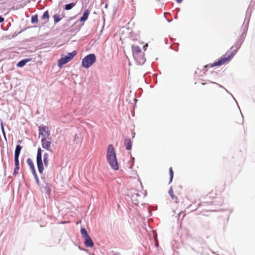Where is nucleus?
<instances>
[{"label": "nucleus", "instance_id": "f257e3e1", "mask_svg": "<svg viewBox=\"0 0 255 255\" xmlns=\"http://www.w3.org/2000/svg\"><path fill=\"white\" fill-rule=\"evenodd\" d=\"M106 158L112 168L115 170L119 169V164L115 149L112 144H110L108 146Z\"/></svg>", "mask_w": 255, "mask_h": 255}, {"label": "nucleus", "instance_id": "f03ea898", "mask_svg": "<svg viewBox=\"0 0 255 255\" xmlns=\"http://www.w3.org/2000/svg\"><path fill=\"white\" fill-rule=\"evenodd\" d=\"M132 50L133 56L137 62L139 64L143 63L145 61V59L143 57V54L140 47L136 45H133L132 46Z\"/></svg>", "mask_w": 255, "mask_h": 255}, {"label": "nucleus", "instance_id": "7ed1b4c3", "mask_svg": "<svg viewBox=\"0 0 255 255\" xmlns=\"http://www.w3.org/2000/svg\"><path fill=\"white\" fill-rule=\"evenodd\" d=\"M96 60V55L94 54H90L82 59V66L85 68H89L95 62Z\"/></svg>", "mask_w": 255, "mask_h": 255}, {"label": "nucleus", "instance_id": "20e7f679", "mask_svg": "<svg viewBox=\"0 0 255 255\" xmlns=\"http://www.w3.org/2000/svg\"><path fill=\"white\" fill-rule=\"evenodd\" d=\"M77 52L74 50L71 53H68L66 55H62V57L58 61V66L61 68L63 65L71 61L76 55Z\"/></svg>", "mask_w": 255, "mask_h": 255}, {"label": "nucleus", "instance_id": "39448f33", "mask_svg": "<svg viewBox=\"0 0 255 255\" xmlns=\"http://www.w3.org/2000/svg\"><path fill=\"white\" fill-rule=\"evenodd\" d=\"M81 234L82 237L84 239V244L87 247L92 248L94 246V243L91 237L88 235L86 230L85 228L81 229Z\"/></svg>", "mask_w": 255, "mask_h": 255}, {"label": "nucleus", "instance_id": "423d86ee", "mask_svg": "<svg viewBox=\"0 0 255 255\" xmlns=\"http://www.w3.org/2000/svg\"><path fill=\"white\" fill-rule=\"evenodd\" d=\"M36 162L39 172L40 173H42L44 170V167L42 160V150L40 148H39L37 150Z\"/></svg>", "mask_w": 255, "mask_h": 255}, {"label": "nucleus", "instance_id": "0eeeda50", "mask_svg": "<svg viewBox=\"0 0 255 255\" xmlns=\"http://www.w3.org/2000/svg\"><path fill=\"white\" fill-rule=\"evenodd\" d=\"M41 144L42 147L49 151H52V147L53 146L51 141V137L50 136L47 137H44L43 138H41Z\"/></svg>", "mask_w": 255, "mask_h": 255}, {"label": "nucleus", "instance_id": "6e6552de", "mask_svg": "<svg viewBox=\"0 0 255 255\" xmlns=\"http://www.w3.org/2000/svg\"><path fill=\"white\" fill-rule=\"evenodd\" d=\"M232 54H226L225 55L223 56L220 59H219L217 62L214 63L213 64L211 65L210 67H213L217 66H221L227 62H228L230 59L232 57Z\"/></svg>", "mask_w": 255, "mask_h": 255}, {"label": "nucleus", "instance_id": "1a4fd4ad", "mask_svg": "<svg viewBox=\"0 0 255 255\" xmlns=\"http://www.w3.org/2000/svg\"><path fill=\"white\" fill-rule=\"evenodd\" d=\"M39 136H41V138L50 136V133L48 127L46 126H40L38 128Z\"/></svg>", "mask_w": 255, "mask_h": 255}, {"label": "nucleus", "instance_id": "9d476101", "mask_svg": "<svg viewBox=\"0 0 255 255\" xmlns=\"http://www.w3.org/2000/svg\"><path fill=\"white\" fill-rule=\"evenodd\" d=\"M217 195L216 189L211 190L207 195V198L210 200L209 202L212 203L213 201L217 198Z\"/></svg>", "mask_w": 255, "mask_h": 255}, {"label": "nucleus", "instance_id": "9b49d317", "mask_svg": "<svg viewBox=\"0 0 255 255\" xmlns=\"http://www.w3.org/2000/svg\"><path fill=\"white\" fill-rule=\"evenodd\" d=\"M27 163L28 165L29 166V167L31 169L33 174L35 176V178L37 180H38V178H37V175L36 173V171L35 170V168H34V165L33 162L32 160H31V159H30V158H27Z\"/></svg>", "mask_w": 255, "mask_h": 255}, {"label": "nucleus", "instance_id": "f8f14e48", "mask_svg": "<svg viewBox=\"0 0 255 255\" xmlns=\"http://www.w3.org/2000/svg\"><path fill=\"white\" fill-rule=\"evenodd\" d=\"M90 11L89 9H86L83 14V16L80 18V21L81 22L85 21L88 18V16L90 14Z\"/></svg>", "mask_w": 255, "mask_h": 255}, {"label": "nucleus", "instance_id": "ddd939ff", "mask_svg": "<svg viewBox=\"0 0 255 255\" xmlns=\"http://www.w3.org/2000/svg\"><path fill=\"white\" fill-rule=\"evenodd\" d=\"M124 144L126 146L127 150H130L131 149V141L129 138H128L125 139Z\"/></svg>", "mask_w": 255, "mask_h": 255}, {"label": "nucleus", "instance_id": "4468645a", "mask_svg": "<svg viewBox=\"0 0 255 255\" xmlns=\"http://www.w3.org/2000/svg\"><path fill=\"white\" fill-rule=\"evenodd\" d=\"M169 194L170 195L172 200L176 203H178L179 201H178V198L176 196L174 195V193H173V191L172 189V188H171L169 190Z\"/></svg>", "mask_w": 255, "mask_h": 255}, {"label": "nucleus", "instance_id": "2eb2a0df", "mask_svg": "<svg viewBox=\"0 0 255 255\" xmlns=\"http://www.w3.org/2000/svg\"><path fill=\"white\" fill-rule=\"evenodd\" d=\"M30 59H29L22 60L17 64V66L18 67H22L26 64V63L30 61Z\"/></svg>", "mask_w": 255, "mask_h": 255}, {"label": "nucleus", "instance_id": "dca6fc26", "mask_svg": "<svg viewBox=\"0 0 255 255\" xmlns=\"http://www.w3.org/2000/svg\"><path fill=\"white\" fill-rule=\"evenodd\" d=\"M43 161L45 166H47L49 163V155L48 153H45L43 155Z\"/></svg>", "mask_w": 255, "mask_h": 255}, {"label": "nucleus", "instance_id": "f3484780", "mask_svg": "<svg viewBox=\"0 0 255 255\" xmlns=\"http://www.w3.org/2000/svg\"><path fill=\"white\" fill-rule=\"evenodd\" d=\"M21 148L22 147L20 145H16L15 150L14 157H19Z\"/></svg>", "mask_w": 255, "mask_h": 255}, {"label": "nucleus", "instance_id": "a211bd4d", "mask_svg": "<svg viewBox=\"0 0 255 255\" xmlns=\"http://www.w3.org/2000/svg\"><path fill=\"white\" fill-rule=\"evenodd\" d=\"M75 5V3H73V2L67 4L65 5V9L67 10H70L72 8H73Z\"/></svg>", "mask_w": 255, "mask_h": 255}, {"label": "nucleus", "instance_id": "6ab92c4d", "mask_svg": "<svg viewBox=\"0 0 255 255\" xmlns=\"http://www.w3.org/2000/svg\"><path fill=\"white\" fill-rule=\"evenodd\" d=\"M49 13H48V11L47 10L44 12L41 18L43 20H44L45 19L48 20L49 19Z\"/></svg>", "mask_w": 255, "mask_h": 255}, {"label": "nucleus", "instance_id": "aec40b11", "mask_svg": "<svg viewBox=\"0 0 255 255\" xmlns=\"http://www.w3.org/2000/svg\"><path fill=\"white\" fill-rule=\"evenodd\" d=\"M53 18L55 23H57L61 19V18L60 17L58 14H54L53 15Z\"/></svg>", "mask_w": 255, "mask_h": 255}, {"label": "nucleus", "instance_id": "412c9836", "mask_svg": "<svg viewBox=\"0 0 255 255\" xmlns=\"http://www.w3.org/2000/svg\"><path fill=\"white\" fill-rule=\"evenodd\" d=\"M38 21L37 15H33L31 17V22L36 23Z\"/></svg>", "mask_w": 255, "mask_h": 255}, {"label": "nucleus", "instance_id": "4be33fe9", "mask_svg": "<svg viewBox=\"0 0 255 255\" xmlns=\"http://www.w3.org/2000/svg\"><path fill=\"white\" fill-rule=\"evenodd\" d=\"M169 174H170L169 183H171L172 181L173 177V174H174L172 167H170L169 168Z\"/></svg>", "mask_w": 255, "mask_h": 255}, {"label": "nucleus", "instance_id": "5701e85b", "mask_svg": "<svg viewBox=\"0 0 255 255\" xmlns=\"http://www.w3.org/2000/svg\"><path fill=\"white\" fill-rule=\"evenodd\" d=\"M15 166L19 165L18 157H14Z\"/></svg>", "mask_w": 255, "mask_h": 255}, {"label": "nucleus", "instance_id": "b1692460", "mask_svg": "<svg viewBox=\"0 0 255 255\" xmlns=\"http://www.w3.org/2000/svg\"><path fill=\"white\" fill-rule=\"evenodd\" d=\"M19 165H18V166H15L14 171V174H16V170H19Z\"/></svg>", "mask_w": 255, "mask_h": 255}, {"label": "nucleus", "instance_id": "393cba45", "mask_svg": "<svg viewBox=\"0 0 255 255\" xmlns=\"http://www.w3.org/2000/svg\"><path fill=\"white\" fill-rule=\"evenodd\" d=\"M4 18L0 15V23L3 22Z\"/></svg>", "mask_w": 255, "mask_h": 255}, {"label": "nucleus", "instance_id": "a878e982", "mask_svg": "<svg viewBox=\"0 0 255 255\" xmlns=\"http://www.w3.org/2000/svg\"><path fill=\"white\" fill-rule=\"evenodd\" d=\"M148 45L147 44H146L145 45L143 46V48L144 49V50H145V48L146 47H147Z\"/></svg>", "mask_w": 255, "mask_h": 255}, {"label": "nucleus", "instance_id": "bb28decb", "mask_svg": "<svg viewBox=\"0 0 255 255\" xmlns=\"http://www.w3.org/2000/svg\"><path fill=\"white\" fill-rule=\"evenodd\" d=\"M177 0V3H180L182 1V0Z\"/></svg>", "mask_w": 255, "mask_h": 255}, {"label": "nucleus", "instance_id": "cd10ccee", "mask_svg": "<svg viewBox=\"0 0 255 255\" xmlns=\"http://www.w3.org/2000/svg\"><path fill=\"white\" fill-rule=\"evenodd\" d=\"M211 87V84H210V85H208V87L209 88H210Z\"/></svg>", "mask_w": 255, "mask_h": 255}, {"label": "nucleus", "instance_id": "c85d7f7f", "mask_svg": "<svg viewBox=\"0 0 255 255\" xmlns=\"http://www.w3.org/2000/svg\"><path fill=\"white\" fill-rule=\"evenodd\" d=\"M210 84H215V83H213V82H210Z\"/></svg>", "mask_w": 255, "mask_h": 255}, {"label": "nucleus", "instance_id": "c756f323", "mask_svg": "<svg viewBox=\"0 0 255 255\" xmlns=\"http://www.w3.org/2000/svg\"><path fill=\"white\" fill-rule=\"evenodd\" d=\"M209 66L208 65H206L204 66L205 68H207V67H208Z\"/></svg>", "mask_w": 255, "mask_h": 255}, {"label": "nucleus", "instance_id": "7c9ffc66", "mask_svg": "<svg viewBox=\"0 0 255 255\" xmlns=\"http://www.w3.org/2000/svg\"><path fill=\"white\" fill-rule=\"evenodd\" d=\"M17 170H16V173H18Z\"/></svg>", "mask_w": 255, "mask_h": 255}, {"label": "nucleus", "instance_id": "2f4dec72", "mask_svg": "<svg viewBox=\"0 0 255 255\" xmlns=\"http://www.w3.org/2000/svg\"><path fill=\"white\" fill-rule=\"evenodd\" d=\"M202 85H206V84H205V83H202Z\"/></svg>", "mask_w": 255, "mask_h": 255}, {"label": "nucleus", "instance_id": "473e14b6", "mask_svg": "<svg viewBox=\"0 0 255 255\" xmlns=\"http://www.w3.org/2000/svg\"><path fill=\"white\" fill-rule=\"evenodd\" d=\"M132 2H133V0H131Z\"/></svg>", "mask_w": 255, "mask_h": 255}]
</instances>
